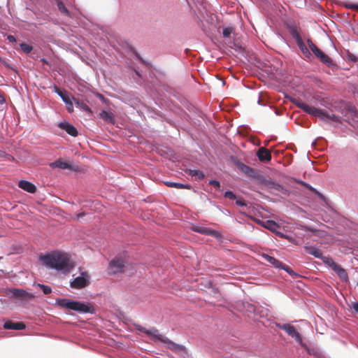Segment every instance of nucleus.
<instances>
[{
    "label": "nucleus",
    "mask_w": 358,
    "mask_h": 358,
    "mask_svg": "<svg viewBox=\"0 0 358 358\" xmlns=\"http://www.w3.org/2000/svg\"><path fill=\"white\" fill-rule=\"evenodd\" d=\"M41 260L46 266L64 273L69 272L74 267L69 256L64 252H54L47 254L41 257Z\"/></svg>",
    "instance_id": "obj_1"
},
{
    "label": "nucleus",
    "mask_w": 358,
    "mask_h": 358,
    "mask_svg": "<svg viewBox=\"0 0 358 358\" xmlns=\"http://www.w3.org/2000/svg\"><path fill=\"white\" fill-rule=\"evenodd\" d=\"M292 102L295 104L299 108L302 109L306 113L317 117L322 120H331L334 122H339V117L328 113L318 109L315 107L310 106L299 99H292Z\"/></svg>",
    "instance_id": "obj_2"
},
{
    "label": "nucleus",
    "mask_w": 358,
    "mask_h": 358,
    "mask_svg": "<svg viewBox=\"0 0 358 358\" xmlns=\"http://www.w3.org/2000/svg\"><path fill=\"white\" fill-rule=\"evenodd\" d=\"M56 303L62 308L73 310L80 313H92L94 311V307L90 303L71 301L68 299H59L56 301Z\"/></svg>",
    "instance_id": "obj_3"
},
{
    "label": "nucleus",
    "mask_w": 358,
    "mask_h": 358,
    "mask_svg": "<svg viewBox=\"0 0 358 358\" xmlns=\"http://www.w3.org/2000/svg\"><path fill=\"white\" fill-rule=\"evenodd\" d=\"M127 262L121 257H115L108 265V273L110 275H115L124 273L128 267Z\"/></svg>",
    "instance_id": "obj_4"
},
{
    "label": "nucleus",
    "mask_w": 358,
    "mask_h": 358,
    "mask_svg": "<svg viewBox=\"0 0 358 358\" xmlns=\"http://www.w3.org/2000/svg\"><path fill=\"white\" fill-rule=\"evenodd\" d=\"M235 165L237 166L238 170L245 176L252 178L253 179L257 180L259 182H264L265 180V178L264 176L259 173V172L255 169L239 162L235 161Z\"/></svg>",
    "instance_id": "obj_5"
},
{
    "label": "nucleus",
    "mask_w": 358,
    "mask_h": 358,
    "mask_svg": "<svg viewBox=\"0 0 358 358\" xmlns=\"http://www.w3.org/2000/svg\"><path fill=\"white\" fill-rule=\"evenodd\" d=\"M180 103L182 105V108L180 107V120H185L187 122L191 124V120L194 119L196 115L194 106L186 100L182 101L180 99Z\"/></svg>",
    "instance_id": "obj_6"
},
{
    "label": "nucleus",
    "mask_w": 358,
    "mask_h": 358,
    "mask_svg": "<svg viewBox=\"0 0 358 358\" xmlns=\"http://www.w3.org/2000/svg\"><path fill=\"white\" fill-rule=\"evenodd\" d=\"M308 44L311 50V51L314 53V55L320 59V60L324 63V64L330 66L333 65V62L331 59L325 53H324L321 50H320L311 40H308Z\"/></svg>",
    "instance_id": "obj_7"
},
{
    "label": "nucleus",
    "mask_w": 358,
    "mask_h": 358,
    "mask_svg": "<svg viewBox=\"0 0 358 358\" xmlns=\"http://www.w3.org/2000/svg\"><path fill=\"white\" fill-rule=\"evenodd\" d=\"M276 327L284 330L289 336L294 338L301 346H303L301 334L296 330L295 327L289 324L276 323Z\"/></svg>",
    "instance_id": "obj_8"
},
{
    "label": "nucleus",
    "mask_w": 358,
    "mask_h": 358,
    "mask_svg": "<svg viewBox=\"0 0 358 358\" xmlns=\"http://www.w3.org/2000/svg\"><path fill=\"white\" fill-rule=\"evenodd\" d=\"M9 294L15 299L22 301H29L35 298V296L22 289L12 288L8 290Z\"/></svg>",
    "instance_id": "obj_9"
},
{
    "label": "nucleus",
    "mask_w": 358,
    "mask_h": 358,
    "mask_svg": "<svg viewBox=\"0 0 358 358\" xmlns=\"http://www.w3.org/2000/svg\"><path fill=\"white\" fill-rule=\"evenodd\" d=\"M90 275L87 272H82L80 275L76 277L71 282L70 285L74 289H83L90 285Z\"/></svg>",
    "instance_id": "obj_10"
},
{
    "label": "nucleus",
    "mask_w": 358,
    "mask_h": 358,
    "mask_svg": "<svg viewBox=\"0 0 358 358\" xmlns=\"http://www.w3.org/2000/svg\"><path fill=\"white\" fill-rule=\"evenodd\" d=\"M262 257L265 261L273 265L275 268H282L286 271L287 272L290 273L291 268L289 266H286L285 264H283L282 262L276 259L273 257H271L267 254H263Z\"/></svg>",
    "instance_id": "obj_11"
},
{
    "label": "nucleus",
    "mask_w": 358,
    "mask_h": 358,
    "mask_svg": "<svg viewBox=\"0 0 358 358\" xmlns=\"http://www.w3.org/2000/svg\"><path fill=\"white\" fill-rule=\"evenodd\" d=\"M257 156L258 157L259 161L263 162H268L271 160V152L264 147L259 148L257 152Z\"/></svg>",
    "instance_id": "obj_12"
},
{
    "label": "nucleus",
    "mask_w": 358,
    "mask_h": 358,
    "mask_svg": "<svg viewBox=\"0 0 358 358\" xmlns=\"http://www.w3.org/2000/svg\"><path fill=\"white\" fill-rule=\"evenodd\" d=\"M138 330L145 333V334L152 336L157 341H160L164 342L165 341L163 339L162 336L159 333V331L156 328H152L150 329H147L144 327L138 328Z\"/></svg>",
    "instance_id": "obj_13"
},
{
    "label": "nucleus",
    "mask_w": 358,
    "mask_h": 358,
    "mask_svg": "<svg viewBox=\"0 0 358 358\" xmlns=\"http://www.w3.org/2000/svg\"><path fill=\"white\" fill-rule=\"evenodd\" d=\"M194 230L195 231H196V232L200 233V234L211 236H213V237H215V238H220L221 237V235H220V234L218 231H217L215 230H213V229H212L210 228L199 227L195 228Z\"/></svg>",
    "instance_id": "obj_14"
},
{
    "label": "nucleus",
    "mask_w": 358,
    "mask_h": 358,
    "mask_svg": "<svg viewBox=\"0 0 358 358\" xmlns=\"http://www.w3.org/2000/svg\"><path fill=\"white\" fill-rule=\"evenodd\" d=\"M58 126L59 128L65 130L69 135L74 137L78 136V131L73 125L66 122H59Z\"/></svg>",
    "instance_id": "obj_15"
},
{
    "label": "nucleus",
    "mask_w": 358,
    "mask_h": 358,
    "mask_svg": "<svg viewBox=\"0 0 358 358\" xmlns=\"http://www.w3.org/2000/svg\"><path fill=\"white\" fill-rule=\"evenodd\" d=\"M262 183L267 185L269 188L273 189L275 191H278L283 194H287V193H288L287 189L286 188H285L282 185H281L278 183H275L273 181L266 180Z\"/></svg>",
    "instance_id": "obj_16"
},
{
    "label": "nucleus",
    "mask_w": 358,
    "mask_h": 358,
    "mask_svg": "<svg viewBox=\"0 0 358 358\" xmlns=\"http://www.w3.org/2000/svg\"><path fill=\"white\" fill-rule=\"evenodd\" d=\"M19 187L29 193H34L36 191V186L27 180H20L18 183Z\"/></svg>",
    "instance_id": "obj_17"
},
{
    "label": "nucleus",
    "mask_w": 358,
    "mask_h": 358,
    "mask_svg": "<svg viewBox=\"0 0 358 358\" xmlns=\"http://www.w3.org/2000/svg\"><path fill=\"white\" fill-rule=\"evenodd\" d=\"M3 328L6 329L22 330L25 329V324L23 322H13L8 320L3 324Z\"/></svg>",
    "instance_id": "obj_18"
},
{
    "label": "nucleus",
    "mask_w": 358,
    "mask_h": 358,
    "mask_svg": "<svg viewBox=\"0 0 358 358\" xmlns=\"http://www.w3.org/2000/svg\"><path fill=\"white\" fill-rule=\"evenodd\" d=\"M334 271H335L337 275H338V277L340 278V279L343 281V282H348V273L347 271L343 268H342L340 265H337L336 267H335L334 269H333Z\"/></svg>",
    "instance_id": "obj_19"
},
{
    "label": "nucleus",
    "mask_w": 358,
    "mask_h": 358,
    "mask_svg": "<svg viewBox=\"0 0 358 358\" xmlns=\"http://www.w3.org/2000/svg\"><path fill=\"white\" fill-rule=\"evenodd\" d=\"M304 250L306 253L316 258H322V252L321 250L314 246H304Z\"/></svg>",
    "instance_id": "obj_20"
},
{
    "label": "nucleus",
    "mask_w": 358,
    "mask_h": 358,
    "mask_svg": "<svg viewBox=\"0 0 358 358\" xmlns=\"http://www.w3.org/2000/svg\"><path fill=\"white\" fill-rule=\"evenodd\" d=\"M54 92H56L62 98L65 103H66L70 100H73V98H71L70 94L66 90H62L57 86H55Z\"/></svg>",
    "instance_id": "obj_21"
},
{
    "label": "nucleus",
    "mask_w": 358,
    "mask_h": 358,
    "mask_svg": "<svg viewBox=\"0 0 358 358\" xmlns=\"http://www.w3.org/2000/svg\"><path fill=\"white\" fill-rule=\"evenodd\" d=\"M99 115L101 119L103 120L105 122L110 124L115 123V115H113V113L108 112L106 110H102Z\"/></svg>",
    "instance_id": "obj_22"
},
{
    "label": "nucleus",
    "mask_w": 358,
    "mask_h": 358,
    "mask_svg": "<svg viewBox=\"0 0 358 358\" xmlns=\"http://www.w3.org/2000/svg\"><path fill=\"white\" fill-rule=\"evenodd\" d=\"M50 166L52 169L57 168L61 169H68L71 168V165L69 164L63 162L61 159L50 163Z\"/></svg>",
    "instance_id": "obj_23"
},
{
    "label": "nucleus",
    "mask_w": 358,
    "mask_h": 358,
    "mask_svg": "<svg viewBox=\"0 0 358 358\" xmlns=\"http://www.w3.org/2000/svg\"><path fill=\"white\" fill-rule=\"evenodd\" d=\"M345 117L350 122V118H351L352 122L353 123H358V112L354 108H350L346 114Z\"/></svg>",
    "instance_id": "obj_24"
},
{
    "label": "nucleus",
    "mask_w": 358,
    "mask_h": 358,
    "mask_svg": "<svg viewBox=\"0 0 358 358\" xmlns=\"http://www.w3.org/2000/svg\"><path fill=\"white\" fill-rule=\"evenodd\" d=\"M259 223L271 231H275L279 227L278 224L272 220H268L265 223L259 221Z\"/></svg>",
    "instance_id": "obj_25"
},
{
    "label": "nucleus",
    "mask_w": 358,
    "mask_h": 358,
    "mask_svg": "<svg viewBox=\"0 0 358 358\" xmlns=\"http://www.w3.org/2000/svg\"><path fill=\"white\" fill-rule=\"evenodd\" d=\"M73 101L75 103V104L78 107L81 108L82 110H83L87 113H92L90 108L86 103H85L83 101H80L79 99H77L75 97H73Z\"/></svg>",
    "instance_id": "obj_26"
},
{
    "label": "nucleus",
    "mask_w": 358,
    "mask_h": 358,
    "mask_svg": "<svg viewBox=\"0 0 358 358\" xmlns=\"http://www.w3.org/2000/svg\"><path fill=\"white\" fill-rule=\"evenodd\" d=\"M56 1H57V8H58L59 10L60 11V13L63 15L70 17L71 16L70 12L66 8V6L63 3V2L61 0H56Z\"/></svg>",
    "instance_id": "obj_27"
},
{
    "label": "nucleus",
    "mask_w": 358,
    "mask_h": 358,
    "mask_svg": "<svg viewBox=\"0 0 358 358\" xmlns=\"http://www.w3.org/2000/svg\"><path fill=\"white\" fill-rule=\"evenodd\" d=\"M323 262L325 264H327L328 266H329L331 267V268L333 270L335 267H336V266L338 265L334 260L332 258L329 257H324L322 255V258H320Z\"/></svg>",
    "instance_id": "obj_28"
},
{
    "label": "nucleus",
    "mask_w": 358,
    "mask_h": 358,
    "mask_svg": "<svg viewBox=\"0 0 358 358\" xmlns=\"http://www.w3.org/2000/svg\"><path fill=\"white\" fill-rule=\"evenodd\" d=\"M297 45H298L300 50L301 51V52L303 53V55L305 57H309L310 56L311 54H310L308 48L305 45L303 41H301V42L297 43Z\"/></svg>",
    "instance_id": "obj_29"
},
{
    "label": "nucleus",
    "mask_w": 358,
    "mask_h": 358,
    "mask_svg": "<svg viewBox=\"0 0 358 358\" xmlns=\"http://www.w3.org/2000/svg\"><path fill=\"white\" fill-rule=\"evenodd\" d=\"M186 172L192 176H197L199 180H202L204 178L205 175L203 172L197 171V170H185Z\"/></svg>",
    "instance_id": "obj_30"
},
{
    "label": "nucleus",
    "mask_w": 358,
    "mask_h": 358,
    "mask_svg": "<svg viewBox=\"0 0 358 358\" xmlns=\"http://www.w3.org/2000/svg\"><path fill=\"white\" fill-rule=\"evenodd\" d=\"M37 286L39 287L42 289L43 294L45 295H48L52 292L51 287L48 285H45L43 284H38Z\"/></svg>",
    "instance_id": "obj_31"
},
{
    "label": "nucleus",
    "mask_w": 358,
    "mask_h": 358,
    "mask_svg": "<svg viewBox=\"0 0 358 358\" xmlns=\"http://www.w3.org/2000/svg\"><path fill=\"white\" fill-rule=\"evenodd\" d=\"M234 31V29L231 27H225L223 29L222 34L223 36L225 38L229 37L231 34Z\"/></svg>",
    "instance_id": "obj_32"
},
{
    "label": "nucleus",
    "mask_w": 358,
    "mask_h": 358,
    "mask_svg": "<svg viewBox=\"0 0 358 358\" xmlns=\"http://www.w3.org/2000/svg\"><path fill=\"white\" fill-rule=\"evenodd\" d=\"M21 50L25 53H29L32 50V47L25 43H22L20 44Z\"/></svg>",
    "instance_id": "obj_33"
},
{
    "label": "nucleus",
    "mask_w": 358,
    "mask_h": 358,
    "mask_svg": "<svg viewBox=\"0 0 358 358\" xmlns=\"http://www.w3.org/2000/svg\"><path fill=\"white\" fill-rule=\"evenodd\" d=\"M164 185L169 187L179 188V182L171 181H164Z\"/></svg>",
    "instance_id": "obj_34"
},
{
    "label": "nucleus",
    "mask_w": 358,
    "mask_h": 358,
    "mask_svg": "<svg viewBox=\"0 0 358 358\" xmlns=\"http://www.w3.org/2000/svg\"><path fill=\"white\" fill-rule=\"evenodd\" d=\"M292 35L293 38L296 40V43H299L303 41L301 36L296 31H292Z\"/></svg>",
    "instance_id": "obj_35"
},
{
    "label": "nucleus",
    "mask_w": 358,
    "mask_h": 358,
    "mask_svg": "<svg viewBox=\"0 0 358 358\" xmlns=\"http://www.w3.org/2000/svg\"><path fill=\"white\" fill-rule=\"evenodd\" d=\"M224 196L231 200H234L236 198V195L231 191H227L224 193Z\"/></svg>",
    "instance_id": "obj_36"
},
{
    "label": "nucleus",
    "mask_w": 358,
    "mask_h": 358,
    "mask_svg": "<svg viewBox=\"0 0 358 358\" xmlns=\"http://www.w3.org/2000/svg\"><path fill=\"white\" fill-rule=\"evenodd\" d=\"M73 100H70L69 101H68L66 103V109H67L68 112H69L70 113L73 111Z\"/></svg>",
    "instance_id": "obj_37"
},
{
    "label": "nucleus",
    "mask_w": 358,
    "mask_h": 358,
    "mask_svg": "<svg viewBox=\"0 0 358 358\" xmlns=\"http://www.w3.org/2000/svg\"><path fill=\"white\" fill-rule=\"evenodd\" d=\"M209 185H213L216 189H219L220 187V183L219 181L215 180H211L209 181Z\"/></svg>",
    "instance_id": "obj_38"
},
{
    "label": "nucleus",
    "mask_w": 358,
    "mask_h": 358,
    "mask_svg": "<svg viewBox=\"0 0 358 358\" xmlns=\"http://www.w3.org/2000/svg\"><path fill=\"white\" fill-rule=\"evenodd\" d=\"M350 307L352 310H354L356 313L358 314V302H357V301L352 302V303L350 306Z\"/></svg>",
    "instance_id": "obj_39"
},
{
    "label": "nucleus",
    "mask_w": 358,
    "mask_h": 358,
    "mask_svg": "<svg viewBox=\"0 0 358 358\" xmlns=\"http://www.w3.org/2000/svg\"><path fill=\"white\" fill-rule=\"evenodd\" d=\"M306 229H307V230H308V231H310L313 232V233L314 234H315V235H317V232H318V231H317V230H316V229H313V228H312V227H306Z\"/></svg>",
    "instance_id": "obj_40"
},
{
    "label": "nucleus",
    "mask_w": 358,
    "mask_h": 358,
    "mask_svg": "<svg viewBox=\"0 0 358 358\" xmlns=\"http://www.w3.org/2000/svg\"><path fill=\"white\" fill-rule=\"evenodd\" d=\"M236 203L238 206H244L246 205L245 201L242 199L237 200Z\"/></svg>",
    "instance_id": "obj_41"
},
{
    "label": "nucleus",
    "mask_w": 358,
    "mask_h": 358,
    "mask_svg": "<svg viewBox=\"0 0 358 358\" xmlns=\"http://www.w3.org/2000/svg\"><path fill=\"white\" fill-rule=\"evenodd\" d=\"M7 38L11 43H14V42L16 41V39H15V36H13L12 35H8Z\"/></svg>",
    "instance_id": "obj_42"
},
{
    "label": "nucleus",
    "mask_w": 358,
    "mask_h": 358,
    "mask_svg": "<svg viewBox=\"0 0 358 358\" xmlns=\"http://www.w3.org/2000/svg\"><path fill=\"white\" fill-rule=\"evenodd\" d=\"M181 188L190 189L191 185H184V184L180 183V189Z\"/></svg>",
    "instance_id": "obj_43"
},
{
    "label": "nucleus",
    "mask_w": 358,
    "mask_h": 358,
    "mask_svg": "<svg viewBox=\"0 0 358 358\" xmlns=\"http://www.w3.org/2000/svg\"><path fill=\"white\" fill-rule=\"evenodd\" d=\"M310 355H313L315 358H320V353L315 352V353H311L310 351H309Z\"/></svg>",
    "instance_id": "obj_44"
},
{
    "label": "nucleus",
    "mask_w": 358,
    "mask_h": 358,
    "mask_svg": "<svg viewBox=\"0 0 358 358\" xmlns=\"http://www.w3.org/2000/svg\"><path fill=\"white\" fill-rule=\"evenodd\" d=\"M85 213H79L77 215V220H80L81 217H83V216H85Z\"/></svg>",
    "instance_id": "obj_45"
},
{
    "label": "nucleus",
    "mask_w": 358,
    "mask_h": 358,
    "mask_svg": "<svg viewBox=\"0 0 358 358\" xmlns=\"http://www.w3.org/2000/svg\"><path fill=\"white\" fill-rule=\"evenodd\" d=\"M5 102V99L3 95L0 94V103H3Z\"/></svg>",
    "instance_id": "obj_46"
},
{
    "label": "nucleus",
    "mask_w": 358,
    "mask_h": 358,
    "mask_svg": "<svg viewBox=\"0 0 358 358\" xmlns=\"http://www.w3.org/2000/svg\"><path fill=\"white\" fill-rule=\"evenodd\" d=\"M204 30H205L206 33H207V34H208L209 36L214 35V32L211 31V30L206 31L205 28H204Z\"/></svg>",
    "instance_id": "obj_47"
},
{
    "label": "nucleus",
    "mask_w": 358,
    "mask_h": 358,
    "mask_svg": "<svg viewBox=\"0 0 358 358\" xmlns=\"http://www.w3.org/2000/svg\"><path fill=\"white\" fill-rule=\"evenodd\" d=\"M298 183L302 184L303 185H306V183L301 181H297Z\"/></svg>",
    "instance_id": "obj_48"
},
{
    "label": "nucleus",
    "mask_w": 358,
    "mask_h": 358,
    "mask_svg": "<svg viewBox=\"0 0 358 358\" xmlns=\"http://www.w3.org/2000/svg\"><path fill=\"white\" fill-rule=\"evenodd\" d=\"M352 7L355 8V9L358 10V5L353 6Z\"/></svg>",
    "instance_id": "obj_49"
},
{
    "label": "nucleus",
    "mask_w": 358,
    "mask_h": 358,
    "mask_svg": "<svg viewBox=\"0 0 358 358\" xmlns=\"http://www.w3.org/2000/svg\"><path fill=\"white\" fill-rule=\"evenodd\" d=\"M207 25H214V24L213 23H210V24H206Z\"/></svg>",
    "instance_id": "obj_50"
},
{
    "label": "nucleus",
    "mask_w": 358,
    "mask_h": 358,
    "mask_svg": "<svg viewBox=\"0 0 358 358\" xmlns=\"http://www.w3.org/2000/svg\"><path fill=\"white\" fill-rule=\"evenodd\" d=\"M357 34H358V32H357Z\"/></svg>",
    "instance_id": "obj_51"
}]
</instances>
